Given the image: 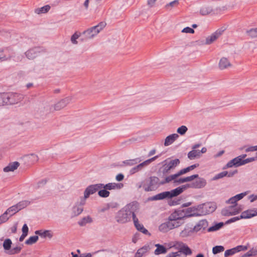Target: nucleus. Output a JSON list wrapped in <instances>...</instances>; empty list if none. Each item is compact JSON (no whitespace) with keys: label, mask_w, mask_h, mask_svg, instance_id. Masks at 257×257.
<instances>
[{"label":"nucleus","mask_w":257,"mask_h":257,"mask_svg":"<svg viewBox=\"0 0 257 257\" xmlns=\"http://www.w3.org/2000/svg\"><path fill=\"white\" fill-rule=\"evenodd\" d=\"M138 204L133 202L128 204L116 214L115 219L119 224H125L131 221V218L134 220V215L137 209Z\"/></svg>","instance_id":"nucleus-1"},{"label":"nucleus","mask_w":257,"mask_h":257,"mask_svg":"<svg viewBox=\"0 0 257 257\" xmlns=\"http://www.w3.org/2000/svg\"><path fill=\"white\" fill-rule=\"evenodd\" d=\"M187 188L188 186L186 184L183 185L170 191L163 192L152 196L149 198V200L150 201H155L163 200L166 198H172L174 197L177 196Z\"/></svg>","instance_id":"nucleus-2"},{"label":"nucleus","mask_w":257,"mask_h":257,"mask_svg":"<svg viewBox=\"0 0 257 257\" xmlns=\"http://www.w3.org/2000/svg\"><path fill=\"white\" fill-rule=\"evenodd\" d=\"M161 185V181L158 177L151 176L143 181L140 187H142L146 192H150L157 190Z\"/></svg>","instance_id":"nucleus-3"},{"label":"nucleus","mask_w":257,"mask_h":257,"mask_svg":"<svg viewBox=\"0 0 257 257\" xmlns=\"http://www.w3.org/2000/svg\"><path fill=\"white\" fill-rule=\"evenodd\" d=\"M174 247L178 249V251L169 253L166 257H186L192 254L191 249L183 242H177Z\"/></svg>","instance_id":"nucleus-4"},{"label":"nucleus","mask_w":257,"mask_h":257,"mask_svg":"<svg viewBox=\"0 0 257 257\" xmlns=\"http://www.w3.org/2000/svg\"><path fill=\"white\" fill-rule=\"evenodd\" d=\"M216 209V205L214 202H207L199 205L197 207L198 212L197 215H205L213 212Z\"/></svg>","instance_id":"nucleus-5"},{"label":"nucleus","mask_w":257,"mask_h":257,"mask_svg":"<svg viewBox=\"0 0 257 257\" xmlns=\"http://www.w3.org/2000/svg\"><path fill=\"white\" fill-rule=\"evenodd\" d=\"M165 160L163 166L159 170V172H162L163 175L170 173V171L175 168L180 163L179 159H175L167 162Z\"/></svg>","instance_id":"nucleus-6"},{"label":"nucleus","mask_w":257,"mask_h":257,"mask_svg":"<svg viewBox=\"0 0 257 257\" xmlns=\"http://www.w3.org/2000/svg\"><path fill=\"white\" fill-rule=\"evenodd\" d=\"M106 25L105 22H101L97 25L93 26L84 31L83 34L88 39H91L96 35Z\"/></svg>","instance_id":"nucleus-7"},{"label":"nucleus","mask_w":257,"mask_h":257,"mask_svg":"<svg viewBox=\"0 0 257 257\" xmlns=\"http://www.w3.org/2000/svg\"><path fill=\"white\" fill-rule=\"evenodd\" d=\"M21 98V95L16 93H4L5 105L17 103Z\"/></svg>","instance_id":"nucleus-8"},{"label":"nucleus","mask_w":257,"mask_h":257,"mask_svg":"<svg viewBox=\"0 0 257 257\" xmlns=\"http://www.w3.org/2000/svg\"><path fill=\"white\" fill-rule=\"evenodd\" d=\"M102 186L101 183L88 186L84 191V197H81V198H82V204L84 203V201H86V199L88 198L90 195L93 194L99 189H101Z\"/></svg>","instance_id":"nucleus-9"},{"label":"nucleus","mask_w":257,"mask_h":257,"mask_svg":"<svg viewBox=\"0 0 257 257\" xmlns=\"http://www.w3.org/2000/svg\"><path fill=\"white\" fill-rule=\"evenodd\" d=\"M160 155H157L155 156L152 158H150L149 159H148L143 162L139 164L137 166H135V167L132 168L130 170V174H134L139 171H141L143 170V169L150 165L152 162L155 161L157 159H158Z\"/></svg>","instance_id":"nucleus-10"},{"label":"nucleus","mask_w":257,"mask_h":257,"mask_svg":"<svg viewBox=\"0 0 257 257\" xmlns=\"http://www.w3.org/2000/svg\"><path fill=\"white\" fill-rule=\"evenodd\" d=\"M45 52V49L37 47L28 50L25 52V55L29 59H33L38 56V54Z\"/></svg>","instance_id":"nucleus-11"},{"label":"nucleus","mask_w":257,"mask_h":257,"mask_svg":"<svg viewBox=\"0 0 257 257\" xmlns=\"http://www.w3.org/2000/svg\"><path fill=\"white\" fill-rule=\"evenodd\" d=\"M86 201H84L82 204V198H80V200L77 201L75 205L72 208L71 216L72 217L77 216L80 214L83 210V206L85 205Z\"/></svg>","instance_id":"nucleus-12"},{"label":"nucleus","mask_w":257,"mask_h":257,"mask_svg":"<svg viewBox=\"0 0 257 257\" xmlns=\"http://www.w3.org/2000/svg\"><path fill=\"white\" fill-rule=\"evenodd\" d=\"M197 180L192 182L190 184H187V186L188 188L200 189L204 187L206 184V181L203 178L198 177L196 178Z\"/></svg>","instance_id":"nucleus-13"},{"label":"nucleus","mask_w":257,"mask_h":257,"mask_svg":"<svg viewBox=\"0 0 257 257\" xmlns=\"http://www.w3.org/2000/svg\"><path fill=\"white\" fill-rule=\"evenodd\" d=\"M224 29L220 28L216 30L214 33H212L210 36L206 38L205 44L209 45L216 41L224 32Z\"/></svg>","instance_id":"nucleus-14"},{"label":"nucleus","mask_w":257,"mask_h":257,"mask_svg":"<svg viewBox=\"0 0 257 257\" xmlns=\"http://www.w3.org/2000/svg\"><path fill=\"white\" fill-rule=\"evenodd\" d=\"M244 165H245L244 160L241 159L240 157L238 156L229 161L225 165V166L224 167L223 169H225L226 168H231L233 166L237 167Z\"/></svg>","instance_id":"nucleus-15"},{"label":"nucleus","mask_w":257,"mask_h":257,"mask_svg":"<svg viewBox=\"0 0 257 257\" xmlns=\"http://www.w3.org/2000/svg\"><path fill=\"white\" fill-rule=\"evenodd\" d=\"M192 215L187 214L183 210H178L174 211L169 216V219L170 220H175L177 221L178 220H181L185 216H189Z\"/></svg>","instance_id":"nucleus-16"},{"label":"nucleus","mask_w":257,"mask_h":257,"mask_svg":"<svg viewBox=\"0 0 257 257\" xmlns=\"http://www.w3.org/2000/svg\"><path fill=\"white\" fill-rule=\"evenodd\" d=\"M71 100V98L69 97H67L60 100L59 101L54 104V109L56 111H59L64 108L68 104L70 103Z\"/></svg>","instance_id":"nucleus-17"},{"label":"nucleus","mask_w":257,"mask_h":257,"mask_svg":"<svg viewBox=\"0 0 257 257\" xmlns=\"http://www.w3.org/2000/svg\"><path fill=\"white\" fill-rule=\"evenodd\" d=\"M247 248L246 246L238 245L235 247L226 250L224 252V256L228 257L240 251L245 250L247 249Z\"/></svg>","instance_id":"nucleus-18"},{"label":"nucleus","mask_w":257,"mask_h":257,"mask_svg":"<svg viewBox=\"0 0 257 257\" xmlns=\"http://www.w3.org/2000/svg\"><path fill=\"white\" fill-rule=\"evenodd\" d=\"M198 177V174H194L190 176L186 177L185 178H177L174 180V184L175 185H179L187 182H190L194 180L195 178Z\"/></svg>","instance_id":"nucleus-19"},{"label":"nucleus","mask_w":257,"mask_h":257,"mask_svg":"<svg viewBox=\"0 0 257 257\" xmlns=\"http://www.w3.org/2000/svg\"><path fill=\"white\" fill-rule=\"evenodd\" d=\"M102 188L105 189L106 190H111L114 189H119L123 187V185L122 183H109L106 185L101 184Z\"/></svg>","instance_id":"nucleus-20"},{"label":"nucleus","mask_w":257,"mask_h":257,"mask_svg":"<svg viewBox=\"0 0 257 257\" xmlns=\"http://www.w3.org/2000/svg\"><path fill=\"white\" fill-rule=\"evenodd\" d=\"M256 215H257V208H254L243 211L241 214V217H243L244 219L250 218Z\"/></svg>","instance_id":"nucleus-21"},{"label":"nucleus","mask_w":257,"mask_h":257,"mask_svg":"<svg viewBox=\"0 0 257 257\" xmlns=\"http://www.w3.org/2000/svg\"><path fill=\"white\" fill-rule=\"evenodd\" d=\"M208 226V222L206 220L203 219L200 220L197 224L194 227L193 230L198 232L201 229L204 230Z\"/></svg>","instance_id":"nucleus-22"},{"label":"nucleus","mask_w":257,"mask_h":257,"mask_svg":"<svg viewBox=\"0 0 257 257\" xmlns=\"http://www.w3.org/2000/svg\"><path fill=\"white\" fill-rule=\"evenodd\" d=\"M20 166V163L18 162H14L9 164V165L5 167L3 171L5 172H13L16 170Z\"/></svg>","instance_id":"nucleus-23"},{"label":"nucleus","mask_w":257,"mask_h":257,"mask_svg":"<svg viewBox=\"0 0 257 257\" xmlns=\"http://www.w3.org/2000/svg\"><path fill=\"white\" fill-rule=\"evenodd\" d=\"M179 135L177 134L170 135L166 137L164 142L165 146H168L172 144L178 138Z\"/></svg>","instance_id":"nucleus-24"},{"label":"nucleus","mask_w":257,"mask_h":257,"mask_svg":"<svg viewBox=\"0 0 257 257\" xmlns=\"http://www.w3.org/2000/svg\"><path fill=\"white\" fill-rule=\"evenodd\" d=\"M179 177V176L178 172L175 174L167 176L163 180L161 181V185H164L165 184L169 183L171 181H173V183H174V180Z\"/></svg>","instance_id":"nucleus-25"},{"label":"nucleus","mask_w":257,"mask_h":257,"mask_svg":"<svg viewBox=\"0 0 257 257\" xmlns=\"http://www.w3.org/2000/svg\"><path fill=\"white\" fill-rule=\"evenodd\" d=\"M231 64L228 60L225 58H222L219 63V67L220 69H224L227 68L228 67L231 66Z\"/></svg>","instance_id":"nucleus-26"},{"label":"nucleus","mask_w":257,"mask_h":257,"mask_svg":"<svg viewBox=\"0 0 257 257\" xmlns=\"http://www.w3.org/2000/svg\"><path fill=\"white\" fill-rule=\"evenodd\" d=\"M35 234H38L40 235L41 237H48L49 238H51L53 236V234L51 233L50 230H36L35 231Z\"/></svg>","instance_id":"nucleus-27"},{"label":"nucleus","mask_w":257,"mask_h":257,"mask_svg":"<svg viewBox=\"0 0 257 257\" xmlns=\"http://www.w3.org/2000/svg\"><path fill=\"white\" fill-rule=\"evenodd\" d=\"M157 248L155 250V254L159 255L160 254H164L167 252V249L163 245L156 244L155 245Z\"/></svg>","instance_id":"nucleus-28"},{"label":"nucleus","mask_w":257,"mask_h":257,"mask_svg":"<svg viewBox=\"0 0 257 257\" xmlns=\"http://www.w3.org/2000/svg\"><path fill=\"white\" fill-rule=\"evenodd\" d=\"M232 207H228L225 208L222 210V214L224 216H231L233 215H236L239 213L238 210H236V211H234V212H232L231 209Z\"/></svg>","instance_id":"nucleus-29"},{"label":"nucleus","mask_w":257,"mask_h":257,"mask_svg":"<svg viewBox=\"0 0 257 257\" xmlns=\"http://www.w3.org/2000/svg\"><path fill=\"white\" fill-rule=\"evenodd\" d=\"M142 161V160L140 158H135L134 159L127 160L123 162V163L125 166H133L136 165Z\"/></svg>","instance_id":"nucleus-30"},{"label":"nucleus","mask_w":257,"mask_h":257,"mask_svg":"<svg viewBox=\"0 0 257 257\" xmlns=\"http://www.w3.org/2000/svg\"><path fill=\"white\" fill-rule=\"evenodd\" d=\"M169 220L168 221L165 222V225H167L168 229L171 230L180 226L179 222L176 221L175 220H170L169 219Z\"/></svg>","instance_id":"nucleus-31"},{"label":"nucleus","mask_w":257,"mask_h":257,"mask_svg":"<svg viewBox=\"0 0 257 257\" xmlns=\"http://www.w3.org/2000/svg\"><path fill=\"white\" fill-rule=\"evenodd\" d=\"M200 157V152L199 150H193L190 151L188 154V157L190 160H193L195 158Z\"/></svg>","instance_id":"nucleus-32"},{"label":"nucleus","mask_w":257,"mask_h":257,"mask_svg":"<svg viewBox=\"0 0 257 257\" xmlns=\"http://www.w3.org/2000/svg\"><path fill=\"white\" fill-rule=\"evenodd\" d=\"M12 244V241L10 238H7L4 240L3 245L4 249L7 253H8V251L10 250Z\"/></svg>","instance_id":"nucleus-33"},{"label":"nucleus","mask_w":257,"mask_h":257,"mask_svg":"<svg viewBox=\"0 0 257 257\" xmlns=\"http://www.w3.org/2000/svg\"><path fill=\"white\" fill-rule=\"evenodd\" d=\"M133 221L134 223V225H135V227L136 228V229L138 231L141 232V230H142V229H144V226H143V224H140L139 223V219L137 217L136 215H134V221Z\"/></svg>","instance_id":"nucleus-34"},{"label":"nucleus","mask_w":257,"mask_h":257,"mask_svg":"<svg viewBox=\"0 0 257 257\" xmlns=\"http://www.w3.org/2000/svg\"><path fill=\"white\" fill-rule=\"evenodd\" d=\"M22 249V246H17L13 248H11L9 251H8V253L9 255H14L16 254L19 253Z\"/></svg>","instance_id":"nucleus-35"},{"label":"nucleus","mask_w":257,"mask_h":257,"mask_svg":"<svg viewBox=\"0 0 257 257\" xmlns=\"http://www.w3.org/2000/svg\"><path fill=\"white\" fill-rule=\"evenodd\" d=\"M148 251L147 246H143V247L139 249L136 253L135 257H142Z\"/></svg>","instance_id":"nucleus-36"},{"label":"nucleus","mask_w":257,"mask_h":257,"mask_svg":"<svg viewBox=\"0 0 257 257\" xmlns=\"http://www.w3.org/2000/svg\"><path fill=\"white\" fill-rule=\"evenodd\" d=\"M30 204V202L28 200H23L22 201L19 202L16 205L18 207L19 210H21V209L26 207Z\"/></svg>","instance_id":"nucleus-37"},{"label":"nucleus","mask_w":257,"mask_h":257,"mask_svg":"<svg viewBox=\"0 0 257 257\" xmlns=\"http://www.w3.org/2000/svg\"><path fill=\"white\" fill-rule=\"evenodd\" d=\"M248 36L251 38H255L257 37V28H252L246 32Z\"/></svg>","instance_id":"nucleus-38"},{"label":"nucleus","mask_w":257,"mask_h":257,"mask_svg":"<svg viewBox=\"0 0 257 257\" xmlns=\"http://www.w3.org/2000/svg\"><path fill=\"white\" fill-rule=\"evenodd\" d=\"M92 221V218L88 216L87 217H83L80 221L78 222V224L80 226H84L87 223H90Z\"/></svg>","instance_id":"nucleus-39"},{"label":"nucleus","mask_w":257,"mask_h":257,"mask_svg":"<svg viewBox=\"0 0 257 257\" xmlns=\"http://www.w3.org/2000/svg\"><path fill=\"white\" fill-rule=\"evenodd\" d=\"M38 238L39 237L37 235L31 236L25 241V243L28 245H32L36 243L38 241Z\"/></svg>","instance_id":"nucleus-40"},{"label":"nucleus","mask_w":257,"mask_h":257,"mask_svg":"<svg viewBox=\"0 0 257 257\" xmlns=\"http://www.w3.org/2000/svg\"><path fill=\"white\" fill-rule=\"evenodd\" d=\"M19 211V210L18 208L17 205H13V206L9 207L6 211V212H7L8 214L12 213L10 215V216H12L13 214H14L15 213H16V212H18Z\"/></svg>","instance_id":"nucleus-41"},{"label":"nucleus","mask_w":257,"mask_h":257,"mask_svg":"<svg viewBox=\"0 0 257 257\" xmlns=\"http://www.w3.org/2000/svg\"><path fill=\"white\" fill-rule=\"evenodd\" d=\"M223 225H224V224L223 222L218 223L216 224L215 225L209 227L208 229V231L211 232V231L217 230L219 229L220 228H221L223 226Z\"/></svg>","instance_id":"nucleus-42"},{"label":"nucleus","mask_w":257,"mask_h":257,"mask_svg":"<svg viewBox=\"0 0 257 257\" xmlns=\"http://www.w3.org/2000/svg\"><path fill=\"white\" fill-rule=\"evenodd\" d=\"M50 9V7L49 5L45 6L40 9H37L35 10V12L38 14L41 13H45L48 12Z\"/></svg>","instance_id":"nucleus-43"},{"label":"nucleus","mask_w":257,"mask_h":257,"mask_svg":"<svg viewBox=\"0 0 257 257\" xmlns=\"http://www.w3.org/2000/svg\"><path fill=\"white\" fill-rule=\"evenodd\" d=\"M212 9L209 7H203L201 9L200 13L202 15H207L211 13Z\"/></svg>","instance_id":"nucleus-44"},{"label":"nucleus","mask_w":257,"mask_h":257,"mask_svg":"<svg viewBox=\"0 0 257 257\" xmlns=\"http://www.w3.org/2000/svg\"><path fill=\"white\" fill-rule=\"evenodd\" d=\"M193 229L185 228L180 232V235L183 237L188 236L190 235L191 233L193 232Z\"/></svg>","instance_id":"nucleus-45"},{"label":"nucleus","mask_w":257,"mask_h":257,"mask_svg":"<svg viewBox=\"0 0 257 257\" xmlns=\"http://www.w3.org/2000/svg\"><path fill=\"white\" fill-rule=\"evenodd\" d=\"M224 250V247L221 245H216L213 247L212 248V252L213 254H215L221 252Z\"/></svg>","instance_id":"nucleus-46"},{"label":"nucleus","mask_w":257,"mask_h":257,"mask_svg":"<svg viewBox=\"0 0 257 257\" xmlns=\"http://www.w3.org/2000/svg\"><path fill=\"white\" fill-rule=\"evenodd\" d=\"M98 194L99 196L106 198L109 196L110 192L105 189L100 190L98 191Z\"/></svg>","instance_id":"nucleus-47"},{"label":"nucleus","mask_w":257,"mask_h":257,"mask_svg":"<svg viewBox=\"0 0 257 257\" xmlns=\"http://www.w3.org/2000/svg\"><path fill=\"white\" fill-rule=\"evenodd\" d=\"M80 33H78L77 32H75L71 37V41L72 43L73 44H77L78 42L77 41V39L80 37Z\"/></svg>","instance_id":"nucleus-48"},{"label":"nucleus","mask_w":257,"mask_h":257,"mask_svg":"<svg viewBox=\"0 0 257 257\" xmlns=\"http://www.w3.org/2000/svg\"><path fill=\"white\" fill-rule=\"evenodd\" d=\"M228 174L227 171H223L217 175H216L213 178V180H216L220 178H222L225 176H226Z\"/></svg>","instance_id":"nucleus-49"},{"label":"nucleus","mask_w":257,"mask_h":257,"mask_svg":"<svg viewBox=\"0 0 257 257\" xmlns=\"http://www.w3.org/2000/svg\"><path fill=\"white\" fill-rule=\"evenodd\" d=\"M188 131L187 127L185 125H182L177 129V133L181 135H184Z\"/></svg>","instance_id":"nucleus-50"},{"label":"nucleus","mask_w":257,"mask_h":257,"mask_svg":"<svg viewBox=\"0 0 257 257\" xmlns=\"http://www.w3.org/2000/svg\"><path fill=\"white\" fill-rule=\"evenodd\" d=\"M8 214L6 211L0 216V224L6 222L9 218L10 217L8 216Z\"/></svg>","instance_id":"nucleus-51"},{"label":"nucleus","mask_w":257,"mask_h":257,"mask_svg":"<svg viewBox=\"0 0 257 257\" xmlns=\"http://www.w3.org/2000/svg\"><path fill=\"white\" fill-rule=\"evenodd\" d=\"M243 218L244 219V218H243V217H241V215H240V216L234 217H232V218L228 219L226 222L225 223L226 224L231 223L232 222H234L236 221L239 220V219H243Z\"/></svg>","instance_id":"nucleus-52"},{"label":"nucleus","mask_w":257,"mask_h":257,"mask_svg":"<svg viewBox=\"0 0 257 257\" xmlns=\"http://www.w3.org/2000/svg\"><path fill=\"white\" fill-rule=\"evenodd\" d=\"M257 160V153L252 157L248 158L244 160L245 164Z\"/></svg>","instance_id":"nucleus-53"},{"label":"nucleus","mask_w":257,"mask_h":257,"mask_svg":"<svg viewBox=\"0 0 257 257\" xmlns=\"http://www.w3.org/2000/svg\"><path fill=\"white\" fill-rule=\"evenodd\" d=\"M191 170L189 169V167H188L186 168H184L183 169L180 170L178 172V173L179 176H180L183 174H185L188 173V172H189Z\"/></svg>","instance_id":"nucleus-54"},{"label":"nucleus","mask_w":257,"mask_h":257,"mask_svg":"<svg viewBox=\"0 0 257 257\" xmlns=\"http://www.w3.org/2000/svg\"><path fill=\"white\" fill-rule=\"evenodd\" d=\"M194 30L190 27H186L184 28L182 30V33H190V34H193L194 33Z\"/></svg>","instance_id":"nucleus-55"},{"label":"nucleus","mask_w":257,"mask_h":257,"mask_svg":"<svg viewBox=\"0 0 257 257\" xmlns=\"http://www.w3.org/2000/svg\"><path fill=\"white\" fill-rule=\"evenodd\" d=\"M166 225V223H162L160 226H159V230L161 231L166 232L170 230L169 229H168V227H167V225Z\"/></svg>","instance_id":"nucleus-56"},{"label":"nucleus","mask_w":257,"mask_h":257,"mask_svg":"<svg viewBox=\"0 0 257 257\" xmlns=\"http://www.w3.org/2000/svg\"><path fill=\"white\" fill-rule=\"evenodd\" d=\"M236 202H237L236 199H235V198H234V197H232L230 198L229 199H228L226 201V203H228V204H232V205L237 206V204H236Z\"/></svg>","instance_id":"nucleus-57"},{"label":"nucleus","mask_w":257,"mask_h":257,"mask_svg":"<svg viewBox=\"0 0 257 257\" xmlns=\"http://www.w3.org/2000/svg\"><path fill=\"white\" fill-rule=\"evenodd\" d=\"M257 254V250L253 251V250H249L247 253H245L243 256L246 257V256H249L251 255H254Z\"/></svg>","instance_id":"nucleus-58"},{"label":"nucleus","mask_w":257,"mask_h":257,"mask_svg":"<svg viewBox=\"0 0 257 257\" xmlns=\"http://www.w3.org/2000/svg\"><path fill=\"white\" fill-rule=\"evenodd\" d=\"M246 195V193H241L239 194H237L234 196V198L236 199L237 201L241 199L245 195Z\"/></svg>","instance_id":"nucleus-59"},{"label":"nucleus","mask_w":257,"mask_h":257,"mask_svg":"<svg viewBox=\"0 0 257 257\" xmlns=\"http://www.w3.org/2000/svg\"><path fill=\"white\" fill-rule=\"evenodd\" d=\"M179 4L178 3V1L177 0H175L173 2H170V3H169L168 4H167L166 7H173L175 6H177Z\"/></svg>","instance_id":"nucleus-60"},{"label":"nucleus","mask_w":257,"mask_h":257,"mask_svg":"<svg viewBox=\"0 0 257 257\" xmlns=\"http://www.w3.org/2000/svg\"><path fill=\"white\" fill-rule=\"evenodd\" d=\"M5 105L4 93H0V106Z\"/></svg>","instance_id":"nucleus-61"},{"label":"nucleus","mask_w":257,"mask_h":257,"mask_svg":"<svg viewBox=\"0 0 257 257\" xmlns=\"http://www.w3.org/2000/svg\"><path fill=\"white\" fill-rule=\"evenodd\" d=\"M28 231H29L28 227L26 224H25L23 225V228H22V232H23L22 233L26 234L28 235Z\"/></svg>","instance_id":"nucleus-62"},{"label":"nucleus","mask_w":257,"mask_h":257,"mask_svg":"<svg viewBox=\"0 0 257 257\" xmlns=\"http://www.w3.org/2000/svg\"><path fill=\"white\" fill-rule=\"evenodd\" d=\"M47 181L46 179H43L41 181H40L38 183V187L39 188V187H41V186L45 185L47 183Z\"/></svg>","instance_id":"nucleus-63"},{"label":"nucleus","mask_w":257,"mask_h":257,"mask_svg":"<svg viewBox=\"0 0 257 257\" xmlns=\"http://www.w3.org/2000/svg\"><path fill=\"white\" fill-rule=\"evenodd\" d=\"M256 151L255 146H251L245 149L246 152H253Z\"/></svg>","instance_id":"nucleus-64"}]
</instances>
